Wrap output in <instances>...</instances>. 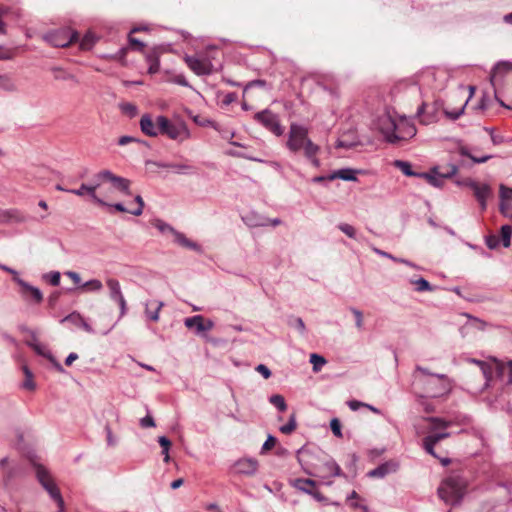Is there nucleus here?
Returning a JSON list of instances; mask_svg holds the SVG:
<instances>
[{
	"instance_id": "nucleus-64",
	"label": "nucleus",
	"mask_w": 512,
	"mask_h": 512,
	"mask_svg": "<svg viewBox=\"0 0 512 512\" xmlns=\"http://www.w3.org/2000/svg\"><path fill=\"white\" fill-rule=\"evenodd\" d=\"M501 371L502 374H507V383L512 385V361H510L506 366L502 367Z\"/></svg>"
},
{
	"instance_id": "nucleus-60",
	"label": "nucleus",
	"mask_w": 512,
	"mask_h": 512,
	"mask_svg": "<svg viewBox=\"0 0 512 512\" xmlns=\"http://www.w3.org/2000/svg\"><path fill=\"white\" fill-rule=\"evenodd\" d=\"M172 82L175 83V84L184 86V87H189V83H188V81L186 80V77L183 74L175 75L172 78Z\"/></svg>"
},
{
	"instance_id": "nucleus-12",
	"label": "nucleus",
	"mask_w": 512,
	"mask_h": 512,
	"mask_svg": "<svg viewBox=\"0 0 512 512\" xmlns=\"http://www.w3.org/2000/svg\"><path fill=\"white\" fill-rule=\"evenodd\" d=\"M184 61L189 69L198 76L209 75L213 72V64L208 58L185 55Z\"/></svg>"
},
{
	"instance_id": "nucleus-33",
	"label": "nucleus",
	"mask_w": 512,
	"mask_h": 512,
	"mask_svg": "<svg viewBox=\"0 0 512 512\" xmlns=\"http://www.w3.org/2000/svg\"><path fill=\"white\" fill-rule=\"evenodd\" d=\"M499 197H500V211L506 215V202H512V193L509 188L501 184L499 186Z\"/></svg>"
},
{
	"instance_id": "nucleus-40",
	"label": "nucleus",
	"mask_w": 512,
	"mask_h": 512,
	"mask_svg": "<svg viewBox=\"0 0 512 512\" xmlns=\"http://www.w3.org/2000/svg\"><path fill=\"white\" fill-rule=\"evenodd\" d=\"M394 166L401 170V172L406 176H417L419 173H415L412 170L411 164L407 161L396 160L394 162Z\"/></svg>"
},
{
	"instance_id": "nucleus-8",
	"label": "nucleus",
	"mask_w": 512,
	"mask_h": 512,
	"mask_svg": "<svg viewBox=\"0 0 512 512\" xmlns=\"http://www.w3.org/2000/svg\"><path fill=\"white\" fill-rule=\"evenodd\" d=\"M94 178L100 182V186L104 182H110L114 189L125 195H131L130 181L126 178L113 174L110 170H102L97 173Z\"/></svg>"
},
{
	"instance_id": "nucleus-41",
	"label": "nucleus",
	"mask_w": 512,
	"mask_h": 512,
	"mask_svg": "<svg viewBox=\"0 0 512 512\" xmlns=\"http://www.w3.org/2000/svg\"><path fill=\"white\" fill-rule=\"evenodd\" d=\"M410 283L415 286V290L418 292L433 291V287L424 278L410 280Z\"/></svg>"
},
{
	"instance_id": "nucleus-11",
	"label": "nucleus",
	"mask_w": 512,
	"mask_h": 512,
	"mask_svg": "<svg viewBox=\"0 0 512 512\" xmlns=\"http://www.w3.org/2000/svg\"><path fill=\"white\" fill-rule=\"evenodd\" d=\"M457 171V166L450 165L444 172L440 173L437 169H433L430 173H419L418 177L426 179L434 187H442L445 179L451 178Z\"/></svg>"
},
{
	"instance_id": "nucleus-39",
	"label": "nucleus",
	"mask_w": 512,
	"mask_h": 512,
	"mask_svg": "<svg viewBox=\"0 0 512 512\" xmlns=\"http://www.w3.org/2000/svg\"><path fill=\"white\" fill-rule=\"evenodd\" d=\"M119 109L125 115L130 118L135 117L138 114V108L135 104L130 102H122L119 104Z\"/></svg>"
},
{
	"instance_id": "nucleus-21",
	"label": "nucleus",
	"mask_w": 512,
	"mask_h": 512,
	"mask_svg": "<svg viewBox=\"0 0 512 512\" xmlns=\"http://www.w3.org/2000/svg\"><path fill=\"white\" fill-rule=\"evenodd\" d=\"M417 116L419 117L421 124L430 125L437 120L436 108L430 107L426 103H422V105L417 109Z\"/></svg>"
},
{
	"instance_id": "nucleus-22",
	"label": "nucleus",
	"mask_w": 512,
	"mask_h": 512,
	"mask_svg": "<svg viewBox=\"0 0 512 512\" xmlns=\"http://www.w3.org/2000/svg\"><path fill=\"white\" fill-rule=\"evenodd\" d=\"M144 306H145V316L147 317V319H149L153 322H157L160 318L159 313H160V310L163 308L164 303L162 301H159L156 299H151V300H147L144 303Z\"/></svg>"
},
{
	"instance_id": "nucleus-43",
	"label": "nucleus",
	"mask_w": 512,
	"mask_h": 512,
	"mask_svg": "<svg viewBox=\"0 0 512 512\" xmlns=\"http://www.w3.org/2000/svg\"><path fill=\"white\" fill-rule=\"evenodd\" d=\"M269 402L274 405L279 411L284 412L287 409V404L285 402V399L280 394L272 395L269 398Z\"/></svg>"
},
{
	"instance_id": "nucleus-1",
	"label": "nucleus",
	"mask_w": 512,
	"mask_h": 512,
	"mask_svg": "<svg viewBox=\"0 0 512 512\" xmlns=\"http://www.w3.org/2000/svg\"><path fill=\"white\" fill-rule=\"evenodd\" d=\"M412 379L413 389L421 397L440 398L452 390V381L445 374L431 373L419 365L415 367Z\"/></svg>"
},
{
	"instance_id": "nucleus-7",
	"label": "nucleus",
	"mask_w": 512,
	"mask_h": 512,
	"mask_svg": "<svg viewBox=\"0 0 512 512\" xmlns=\"http://www.w3.org/2000/svg\"><path fill=\"white\" fill-rule=\"evenodd\" d=\"M36 474H37V478H38L39 482L41 483V485L43 486V488L49 493L50 497L54 501L57 502V504L60 508L59 512H63V508H64L63 498L61 496V493H60L58 487L54 483V481L51 478L48 471L44 467L38 466L37 470H36Z\"/></svg>"
},
{
	"instance_id": "nucleus-46",
	"label": "nucleus",
	"mask_w": 512,
	"mask_h": 512,
	"mask_svg": "<svg viewBox=\"0 0 512 512\" xmlns=\"http://www.w3.org/2000/svg\"><path fill=\"white\" fill-rule=\"evenodd\" d=\"M338 229L341 230L345 235H347L349 238L356 239L357 233L356 229L347 223H340L338 225Z\"/></svg>"
},
{
	"instance_id": "nucleus-29",
	"label": "nucleus",
	"mask_w": 512,
	"mask_h": 512,
	"mask_svg": "<svg viewBox=\"0 0 512 512\" xmlns=\"http://www.w3.org/2000/svg\"><path fill=\"white\" fill-rule=\"evenodd\" d=\"M294 488L302 491L306 494H312L313 488L316 486V482L312 479L298 478L291 481Z\"/></svg>"
},
{
	"instance_id": "nucleus-51",
	"label": "nucleus",
	"mask_w": 512,
	"mask_h": 512,
	"mask_svg": "<svg viewBox=\"0 0 512 512\" xmlns=\"http://www.w3.org/2000/svg\"><path fill=\"white\" fill-rule=\"evenodd\" d=\"M330 428L336 437H342L341 423L337 418H333L330 422Z\"/></svg>"
},
{
	"instance_id": "nucleus-9",
	"label": "nucleus",
	"mask_w": 512,
	"mask_h": 512,
	"mask_svg": "<svg viewBox=\"0 0 512 512\" xmlns=\"http://www.w3.org/2000/svg\"><path fill=\"white\" fill-rule=\"evenodd\" d=\"M78 38L76 32L69 29H59L44 35V39L55 47H66Z\"/></svg>"
},
{
	"instance_id": "nucleus-18",
	"label": "nucleus",
	"mask_w": 512,
	"mask_h": 512,
	"mask_svg": "<svg viewBox=\"0 0 512 512\" xmlns=\"http://www.w3.org/2000/svg\"><path fill=\"white\" fill-rule=\"evenodd\" d=\"M512 77V63L510 62H499L493 69L490 81L493 86H497L499 81L505 77Z\"/></svg>"
},
{
	"instance_id": "nucleus-63",
	"label": "nucleus",
	"mask_w": 512,
	"mask_h": 512,
	"mask_svg": "<svg viewBox=\"0 0 512 512\" xmlns=\"http://www.w3.org/2000/svg\"><path fill=\"white\" fill-rule=\"evenodd\" d=\"M129 43L131 46L135 47V49H137L138 51H141V52L144 51L145 44L143 42H141L140 40L130 36Z\"/></svg>"
},
{
	"instance_id": "nucleus-61",
	"label": "nucleus",
	"mask_w": 512,
	"mask_h": 512,
	"mask_svg": "<svg viewBox=\"0 0 512 512\" xmlns=\"http://www.w3.org/2000/svg\"><path fill=\"white\" fill-rule=\"evenodd\" d=\"M256 371L259 372L265 379H268L271 377L270 369L264 364H259L256 367Z\"/></svg>"
},
{
	"instance_id": "nucleus-6",
	"label": "nucleus",
	"mask_w": 512,
	"mask_h": 512,
	"mask_svg": "<svg viewBox=\"0 0 512 512\" xmlns=\"http://www.w3.org/2000/svg\"><path fill=\"white\" fill-rule=\"evenodd\" d=\"M426 420L430 422L431 427L430 434L423 439V448L428 454L437 458L434 447L438 442L450 436V433L445 430L451 426L452 422L438 417H428Z\"/></svg>"
},
{
	"instance_id": "nucleus-26",
	"label": "nucleus",
	"mask_w": 512,
	"mask_h": 512,
	"mask_svg": "<svg viewBox=\"0 0 512 512\" xmlns=\"http://www.w3.org/2000/svg\"><path fill=\"white\" fill-rule=\"evenodd\" d=\"M174 237V242L184 248L194 250L196 252H202L201 246L196 242L188 239L183 233L179 231H174L172 234Z\"/></svg>"
},
{
	"instance_id": "nucleus-49",
	"label": "nucleus",
	"mask_w": 512,
	"mask_h": 512,
	"mask_svg": "<svg viewBox=\"0 0 512 512\" xmlns=\"http://www.w3.org/2000/svg\"><path fill=\"white\" fill-rule=\"evenodd\" d=\"M45 279H47L49 281V283L53 286H58L60 284V278H61V275L59 272L55 271V272H50L48 274H46L45 276Z\"/></svg>"
},
{
	"instance_id": "nucleus-35",
	"label": "nucleus",
	"mask_w": 512,
	"mask_h": 512,
	"mask_svg": "<svg viewBox=\"0 0 512 512\" xmlns=\"http://www.w3.org/2000/svg\"><path fill=\"white\" fill-rule=\"evenodd\" d=\"M458 151L460 155L470 158L476 164L485 163L492 158V155H484L481 157L474 156L470 153L469 149L466 146L459 147Z\"/></svg>"
},
{
	"instance_id": "nucleus-45",
	"label": "nucleus",
	"mask_w": 512,
	"mask_h": 512,
	"mask_svg": "<svg viewBox=\"0 0 512 512\" xmlns=\"http://www.w3.org/2000/svg\"><path fill=\"white\" fill-rule=\"evenodd\" d=\"M310 363L313 365V370L317 372L326 364V360L321 355L311 354Z\"/></svg>"
},
{
	"instance_id": "nucleus-37",
	"label": "nucleus",
	"mask_w": 512,
	"mask_h": 512,
	"mask_svg": "<svg viewBox=\"0 0 512 512\" xmlns=\"http://www.w3.org/2000/svg\"><path fill=\"white\" fill-rule=\"evenodd\" d=\"M103 288V284L98 279H91L89 281H86L80 286V289L82 291H90V292H99Z\"/></svg>"
},
{
	"instance_id": "nucleus-36",
	"label": "nucleus",
	"mask_w": 512,
	"mask_h": 512,
	"mask_svg": "<svg viewBox=\"0 0 512 512\" xmlns=\"http://www.w3.org/2000/svg\"><path fill=\"white\" fill-rule=\"evenodd\" d=\"M372 250L376 254H378V255H380L382 257H385V258H389V259H391L394 262L402 263V264H405V265H407L409 267H412V268H418V266L415 265L414 263H412V262H410V261H408L406 259H403V258H397V257H395V256H393V255H391V254H389V253H387L385 251H382V250H380V249H378L376 247H373Z\"/></svg>"
},
{
	"instance_id": "nucleus-27",
	"label": "nucleus",
	"mask_w": 512,
	"mask_h": 512,
	"mask_svg": "<svg viewBox=\"0 0 512 512\" xmlns=\"http://www.w3.org/2000/svg\"><path fill=\"white\" fill-rule=\"evenodd\" d=\"M356 174H357V170H355V169L343 168V169L336 170L333 173H331L330 175H328V180L332 181L335 179H341L344 181H356L357 180Z\"/></svg>"
},
{
	"instance_id": "nucleus-54",
	"label": "nucleus",
	"mask_w": 512,
	"mask_h": 512,
	"mask_svg": "<svg viewBox=\"0 0 512 512\" xmlns=\"http://www.w3.org/2000/svg\"><path fill=\"white\" fill-rule=\"evenodd\" d=\"M156 227L162 232V233H170V234H173L175 229L170 226L169 224L163 222V221H158L156 223Z\"/></svg>"
},
{
	"instance_id": "nucleus-52",
	"label": "nucleus",
	"mask_w": 512,
	"mask_h": 512,
	"mask_svg": "<svg viewBox=\"0 0 512 512\" xmlns=\"http://www.w3.org/2000/svg\"><path fill=\"white\" fill-rule=\"evenodd\" d=\"M465 106L466 104H464L460 109L458 110H453V111H449V110H445L444 113L445 115L449 118V119H452V120H457L463 113H464V109H465Z\"/></svg>"
},
{
	"instance_id": "nucleus-4",
	"label": "nucleus",
	"mask_w": 512,
	"mask_h": 512,
	"mask_svg": "<svg viewBox=\"0 0 512 512\" xmlns=\"http://www.w3.org/2000/svg\"><path fill=\"white\" fill-rule=\"evenodd\" d=\"M378 128L385 140L391 144L406 142L417 133L416 127L410 119L405 116L394 118L390 114L379 117Z\"/></svg>"
},
{
	"instance_id": "nucleus-50",
	"label": "nucleus",
	"mask_w": 512,
	"mask_h": 512,
	"mask_svg": "<svg viewBox=\"0 0 512 512\" xmlns=\"http://www.w3.org/2000/svg\"><path fill=\"white\" fill-rule=\"evenodd\" d=\"M352 314L354 315L355 317V325L356 327L361 330L363 328V314L360 310L356 309V308H351L350 309Z\"/></svg>"
},
{
	"instance_id": "nucleus-55",
	"label": "nucleus",
	"mask_w": 512,
	"mask_h": 512,
	"mask_svg": "<svg viewBox=\"0 0 512 512\" xmlns=\"http://www.w3.org/2000/svg\"><path fill=\"white\" fill-rule=\"evenodd\" d=\"M276 442V438L272 435H269L262 446V452L272 449L275 446Z\"/></svg>"
},
{
	"instance_id": "nucleus-24",
	"label": "nucleus",
	"mask_w": 512,
	"mask_h": 512,
	"mask_svg": "<svg viewBox=\"0 0 512 512\" xmlns=\"http://www.w3.org/2000/svg\"><path fill=\"white\" fill-rule=\"evenodd\" d=\"M141 131L150 137H156L159 134V125L153 122L149 114H145L140 120Z\"/></svg>"
},
{
	"instance_id": "nucleus-57",
	"label": "nucleus",
	"mask_w": 512,
	"mask_h": 512,
	"mask_svg": "<svg viewBox=\"0 0 512 512\" xmlns=\"http://www.w3.org/2000/svg\"><path fill=\"white\" fill-rule=\"evenodd\" d=\"M129 143H140V140L132 136H122L118 139V144L120 146H125Z\"/></svg>"
},
{
	"instance_id": "nucleus-20",
	"label": "nucleus",
	"mask_w": 512,
	"mask_h": 512,
	"mask_svg": "<svg viewBox=\"0 0 512 512\" xmlns=\"http://www.w3.org/2000/svg\"><path fill=\"white\" fill-rule=\"evenodd\" d=\"M150 164L158 168L172 169L176 174H190L193 171V166L187 163H168L161 161H151Z\"/></svg>"
},
{
	"instance_id": "nucleus-10",
	"label": "nucleus",
	"mask_w": 512,
	"mask_h": 512,
	"mask_svg": "<svg viewBox=\"0 0 512 512\" xmlns=\"http://www.w3.org/2000/svg\"><path fill=\"white\" fill-rule=\"evenodd\" d=\"M255 119L276 136H281L284 133V127L280 124L277 115L270 110L256 113Z\"/></svg>"
},
{
	"instance_id": "nucleus-32",
	"label": "nucleus",
	"mask_w": 512,
	"mask_h": 512,
	"mask_svg": "<svg viewBox=\"0 0 512 512\" xmlns=\"http://www.w3.org/2000/svg\"><path fill=\"white\" fill-rule=\"evenodd\" d=\"M184 324L189 329L195 327L198 334L204 332V317L201 315L186 318Z\"/></svg>"
},
{
	"instance_id": "nucleus-56",
	"label": "nucleus",
	"mask_w": 512,
	"mask_h": 512,
	"mask_svg": "<svg viewBox=\"0 0 512 512\" xmlns=\"http://www.w3.org/2000/svg\"><path fill=\"white\" fill-rule=\"evenodd\" d=\"M105 431L107 444L111 447L115 446L117 444V439L112 434L111 428L109 426H106Z\"/></svg>"
},
{
	"instance_id": "nucleus-62",
	"label": "nucleus",
	"mask_w": 512,
	"mask_h": 512,
	"mask_svg": "<svg viewBox=\"0 0 512 512\" xmlns=\"http://www.w3.org/2000/svg\"><path fill=\"white\" fill-rule=\"evenodd\" d=\"M486 245L490 249H495L499 245V238L495 235L488 236L486 238Z\"/></svg>"
},
{
	"instance_id": "nucleus-31",
	"label": "nucleus",
	"mask_w": 512,
	"mask_h": 512,
	"mask_svg": "<svg viewBox=\"0 0 512 512\" xmlns=\"http://www.w3.org/2000/svg\"><path fill=\"white\" fill-rule=\"evenodd\" d=\"M106 284L109 289L110 298L113 301H116V300L124 297L122 294V291H121L120 283L117 279L109 278V279H107Z\"/></svg>"
},
{
	"instance_id": "nucleus-14",
	"label": "nucleus",
	"mask_w": 512,
	"mask_h": 512,
	"mask_svg": "<svg viewBox=\"0 0 512 512\" xmlns=\"http://www.w3.org/2000/svg\"><path fill=\"white\" fill-rule=\"evenodd\" d=\"M469 188L474 192V196L479 202L482 210L487 207V199L491 196L492 190L488 184H479L478 182H468Z\"/></svg>"
},
{
	"instance_id": "nucleus-42",
	"label": "nucleus",
	"mask_w": 512,
	"mask_h": 512,
	"mask_svg": "<svg viewBox=\"0 0 512 512\" xmlns=\"http://www.w3.org/2000/svg\"><path fill=\"white\" fill-rule=\"evenodd\" d=\"M470 362L478 365L480 367L485 379L487 381L490 380V378L492 376V367L488 363L481 361V360H477V359H470Z\"/></svg>"
},
{
	"instance_id": "nucleus-5",
	"label": "nucleus",
	"mask_w": 512,
	"mask_h": 512,
	"mask_svg": "<svg viewBox=\"0 0 512 512\" xmlns=\"http://www.w3.org/2000/svg\"><path fill=\"white\" fill-rule=\"evenodd\" d=\"M467 489V480L459 473H452L440 483L437 494L448 505L461 503Z\"/></svg>"
},
{
	"instance_id": "nucleus-15",
	"label": "nucleus",
	"mask_w": 512,
	"mask_h": 512,
	"mask_svg": "<svg viewBox=\"0 0 512 512\" xmlns=\"http://www.w3.org/2000/svg\"><path fill=\"white\" fill-rule=\"evenodd\" d=\"M99 187L100 182L96 180V183L93 185L83 183L78 189H70L69 193L75 194L77 196H83L85 194H88L95 203L99 205H107V202L100 198L96 193V190Z\"/></svg>"
},
{
	"instance_id": "nucleus-25",
	"label": "nucleus",
	"mask_w": 512,
	"mask_h": 512,
	"mask_svg": "<svg viewBox=\"0 0 512 512\" xmlns=\"http://www.w3.org/2000/svg\"><path fill=\"white\" fill-rule=\"evenodd\" d=\"M397 469H398L397 463L386 462V463L379 465L375 469L369 471L368 476L373 477V478H383L386 475H388L389 473L396 472Z\"/></svg>"
},
{
	"instance_id": "nucleus-3",
	"label": "nucleus",
	"mask_w": 512,
	"mask_h": 512,
	"mask_svg": "<svg viewBox=\"0 0 512 512\" xmlns=\"http://www.w3.org/2000/svg\"><path fill=\"white\" fill-rule=\"evenodd\" d=\"M286 148L294 154L302 151L305 158L313 166H320V160L318 158L320 147L310 139L307 127L298 123H291L288 131Z\"/></svg>"
},
{
	"instance_id": "nucleus-28",
	"label": "nucleus",
	"mask_w": 512,
	"mask_h": 512,
	"mask_svg": "<svg viewBox=\"0 0 512 512\" xmlns=\"http://www.w3.org/2000/svg\"><path fill=\"white\" fill-rule=\"evenodd\" d=\"M160 54L156 49L145 54V59L149 64L148 73L156 74L160 69Z\"/></svg>"
},
{
	"instance_id": "nucleus-16",
	"label": "nucleus",
	"mask_w": 512,
	"mask_h": 512,
	"mask_svg": "<svg viewBox=\"0 0 512 512\" xmlns=\"http://www.w3.org/2000/svg\"><path fill=\"white\" fill-rule=\"evenodd\" d=\"M106 206L113 207L119 212H127L134 216H140L143 213L144 201L140 195L135 196L133 202L130 203V207L127 208L122 203L108 204Z\"/></svg>"
},
{
	"instance_id": "nucleus-13",
	"label": "nucleus",
	"mask_w": 512,
	"mask_h": 512,
	"mask_svg": "<svg viewBox=\"0 0 512 512\" xmlns=\"http://www.w3.org/2000/svg\"><path fill=\"white\" fill-rule=\"evenodd\" d=\"M157 124L159 125V133L167 135L170 139L176 140L182 133V128L172 123L165 116L157 117Z\"/></svg>"
},
{
	"instance_id": "nucleus-38",
	"label": "nucleus",
	"mask_w": 512,
	"mask_h": 512,
	"mask_svg": "<svg viewBox=\"0 0 512 512\" xmlns=\"http://www.w3.org/2000/svg\"><path fill=\"white\" fill-rule=\"evenodd\" d=\"M23 373L25 375V380L22 383V387L26 390L33 391L36 387V384L33 380V373L27 366H23Z\"/></svg>"
},
{
	"instance_id": "nucleus-58",
	"label": "nucleus",
	"mask_w": 512,
	"mask_h": 512,
	"mask_svg": "<svg viewBox=\"0 0 512 512\" xmlns=\"http://www.w3.org/2000/svg\"><path fill=\"white\" fill-rule=\"evenodd\" d=\"M140 425L143 428H152L155 427V421L150 415H147L140 420Z\"/></svg>"
},
{
	"instance_id": "nucleus-48",
	"label": "nucleus",
	"mask_w": 512,
	"mask_h": 512,
	"mask_svg": "<svg viewBox=\"0 0 512 512\" xmlns=\"http://www.w3.org/2000/svg\"><path fill=\"white\" fill-rule=\"evenodd\" d=\"M296 426V417L294 414H292L289 418L288 423L280 427V431L283 434H290L296 429Z\"/></svg>"
},
{
	"instance_id": "nucleus-30",
	"label": "nucleus",
	"mask_w": 512,
	"mask_h": 512,
	"mask_svg": "<svg viewBox=\"0 0 512 512\" xmlns=\"http://www.w3.org/2000/svg\"><path fill=\"white\" fill-rule=\"evenodd\" d=\"M32 349L38 355L48 358L53 363V365L55 366V368L58 371L63 372L62 366L55 360V358L53 357L51 352L48 350V348L44 344H42L40 342L39 343H33V348Z\"/></svg>"
},
{
	"instance_id": "nucleus-47",
	"label": "nucleus",
	"mask_w": 512,
	"mask_h": 512,
	"mask_svg": "<svg viewBox=\"0 0 512 512\" xmlns=\"http://www.w3.org/2000/svg\"><path fill=\"white\" fill-rule=\"evenodd\" d=\"M95 37L91 33H87L80 42V48L83 50H89L95 44Z\"/></svg>"
},
{
	"instance_id": "nucleus-34",
	"label": "nucleus",
	"mask_w": 512,
	"mask_h": 512,
	"mask_svg": "<svg viewBox=\"0 0 512 512\" xmlns=\"http://www.w3.org/2000/svg\"><path fill=\"white\" fill-rule=\"evenodd\" d=\"M15 281L21 286L23 287L27 292L30 293L31 297L36 301V302H41L42 299H43V295L41 293V291L34 287V286H31L29 285L28 283H26L25 281H23L22 279L20 278H15Z\"/></svg>"
},
{
	"instance_id": "nucleus-23",
	"label": "nucleus",
	"mask_w": 512,
	"mask_h": 512,
	"mask_svg": "<svg viewBox=\"0 0 512 512\" xmlns=\"http://www.w3.org/2000/svg\"><path fill=\"white\" fill-rule=\"evenodd\" d=\"M25 221L24 215L17 209H7L0 211V224L22 223Z\"/></svg>"
},
{
	"instance_id": "nucleus-17",
	"label": "nucleus",
	"mask_w": 512,
	"mask_h": 512,
	"mask_svg": "<svg viewBox=\"0 0 512 512\" xmlns=\"http://www.w3.org/2000/svg\"><path fill=\"white\" fill-rule=\"evenodd\" d=\"M234 468L238 474L252 476L258 470V461L254 458H242L235 462Z\"/></svg>"
},
{
	"instance_id": "nucleus-53",
	"label": "nucleus",
	"mask_w": 512,
	"mask_h": 512,
	"mask_svg": "<svg viewBox=\"0 0 512 512\" xmlns=\"http://www.w3.org/2000/svg\"><path fill=\"white\" fill-rule=\"evenodd\" d=\"M357 144H358V141H349V140H345L344 138H340L337 141L336 147L349 149V148L356 146Z\"/></svg>"
},
{
	"instance_id": "nucleus-44",
	"label": "nucleus",
	"mask_w": 512,
	"mask_h": 512,
	"mask_svg": "<svg viewBox=\"0 0 512 512\" xmlns=\"http://www.w3.org/2000/svg\"><path fill=\"white\" fill-rule=\"evenodd\" d=\"M511 235H512V228L509 225H503L501 227V239L503 246L505 248L509 247L511 244Z\"/></svg>"
},
{
	"instance_id": "nucleus-2",
	"label": "nucleus",
	"mask_w": 512,
	"mask_h": 512,
	"mask_svg": "<svg viewBox=\"0 0 512 512\" xmlns=\"http://www.w3.org/2000/svg\"><path fill=\"white\" fill-rule=\"evenodd\" d=\"M297 458L306 474L325 480L342 475L340 466L330 457H317L313 451L305 447L297 452Z\"/></svg>"
},
{
	"instance_id": "nucleus-59",
	"label": "nucleus",
	"mask_w": 512,
	"mask_h": 512,
	"mask_svg": "<svg viewBox=\"0 0 512 512\" xmlns=\"http://www.w3.org/2000/svg\"><path fill=\"white\" fill-rule=\"evenodd\" d=\"M65 275L68 276L80 289V286L83 284L81 283V277L77 272L74 271H66Z\"/></svg>"
},
{
	"instance_id": "nucleus-19",
	"label": "nucleus",
	"mask_w": 512,
	"mask_h": 512,
	"mask_svg": "<svg viewBox=\"0 0 512 512\" xmlns=\"http://www.w3.org/2000/svg\"><path fill=\"white\" fill-rule=\"evenodd\" d=\"M62 323L69 322L77 328L83 329L89 334L95 333L92 326L78 312H72L61 320Z\"/></svg>"
}]
</instances>
